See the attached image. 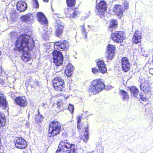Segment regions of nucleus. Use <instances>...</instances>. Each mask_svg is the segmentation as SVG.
Returning a JSON list of instances; mask_svg holds the SVG:
<instances>
[{
	"instance_id": "nucleus-30",
	"label": "nucleus",
	"mask_w": 153,
	"mask_h": 153,
	"mask_svg": "<svg viewBox=\"0 0 153 153\" xmlns=\"http://www.w3.org/2000/svg\"><path fill=\"white\" fill-rule=\"evenodd\" d=\"M58 134H57V133H56L55 132L51 130H49V132L48 134V138H50L51 137L53 138V137Z\"/></svg>"
},
{
	"instance_id": "nucleus-16",
	"label": "nucleus",
	"mask_w": 153,
	"mask_h": 153,
	"mask_svg": "<svg viewBox=\"0 0 153 153\" xmlns=\"http://www.w3.org/2000/svg\"><path fill=\"white\" fill-rule=\"evenodd\" d=\"M96 62L97 66L99 70L101 73L103 74L107 73V68L103 61L98 59L96 61Z\"/></svg>"
},
{
	"instance_id": "nucleus-10",
	"label": "nucleus",
	"mask_w": 153,
	"mask_h": 153,
	"mask_svg": "<svg viewBox=\"0 0 153 153\" xmlns=\"http://www.w3.org/2000/svg\"><path fill=\"white\" fill-rule=\"evenodd\" d=\"M49 130H51L58 134H60L61 130V124L56 120L51 121L49 124Z\"/></svg>"
},
{
	"instance_id": "nucleus-34",
	"label": "nucleus",
	"mask_w": 153,
	"mask_h": 153,
	"mask_svg": "<svg viewBox=\"0 0 153 153\" xmlns=\"http://www.w3.org/2000/svg\"><path fill=\"white\" fill-rule=\"evenodd\" d=\"M45 32V34L48 36H50L52 32V30L51 29L49 28V29L46 28V29L44 30Z\"/></svg>"
},
{
	"instance_id": "nucleus-26",
	"label": "nucleus",
	"mask_w": 153,
	"mask_h": 153,
	"mask_svg": "<svg viewBox=\"0 0 153 153\" xmlns=\"http://www.w3.org/2000/svg\"><path fill=\"white\" fill-rule=\"evenodd\" d=\"M128 88L130 90L131 95L135 97H136L139 92V89L134 86L131 87H128Z\"/></svg>"
},
{
	"instance_id": "nucleus-8",
	"label": "nucleus",
	"mask_w": 153,
	"mask_h": 153,
	"mask_svg": "<svg viewBox=\"0 0 153 153\" xmlns=\"http://www.w3.org/2000/svg\"><path fill=\"white\" fill-rule=\"evenodd\" d=\"M96 8L97 10V15L102 18L103 16L106 11L107 4L104 0L100 1L96 4Z\"/></svg>"
},
{
	"instance_id": "nucleus-33",
	"label": "nucleus",
	"mask_w": 153,
	"mask_h": 153,
	"mask_svg": "<svg viewBox=\"0 0 153 153\" xmlns=\"http://www.w3.org/2000/svg\"><path fill=\"white\" fill-rule=\"evenodd\" d=\"M81 27V33L83 36L85 38H87V33L86 32L85 29L84 27V25L80 26Z\"/></svg>"
},
{
	"instance_id": "nucleus-47",
	"label": "nucleus",
	"mask_w": 153,
	"mask_h": 153,
	"mask_svg": "<svg viewBox=\"0 0 153 153\" xmlns=\"http://www.w3.org/2000/svg\"><path fill=\"white\" fill-rule=\"evenodd\" d=\"M2 73V68L1 66H0V76L1 75Z\"/></svg>"
},
{
	"instance_id": "nucleus-35",
	"label": "nucleus",
	"mask_w": 153,
	"mask_h": 153,
	"mask_svg": "<svg viewBox=\"0 0 153 153\" xmlns=\"http://www.w3.org/2000/svg\"><path fill=\"white\" fill-rule=\"evenodd\" d=\"M10 37L11 38H15L17 35V33L14 31H12L10 33Z\"/></svg>"
},
{
	"instance_id": "nucleus-32",
	"label": "nucleus",
	"mask_w": 153,
	"mask_h": 153,
	"mask_svg": "<svg viewBox=\"0 0 153 153\" xmlns=\"http://www.w3.org/2000/svg\"><path fill=\"white\" fill-rule=\"evenodd\" d=\"M18 17L17 13L15 12H13L10 14V17L13 20H15Z\"/></svg>"
},
{
	"instance_id": "nucleus-42",
	"label": "nucleus",
	"mask_w": 153,
	"mask_h": 153,
	"mask_svg": "<svg viewBox=\"0 0 153 153\" xmlns=\"http://www.w3.org/2000/svg\"><path fill=\"white\" fill-rule=\"evenodd\" d=\"M81 120V118L80 116H79L77 118V123H80Z\"/></svg>"
},
{
	"instance_id": "nucleus-27",
	"label": "nucleus",
	"mask_w": 153,
	"mask_h": 153,
	"mask_svg": "<svg viewBox=\"0 0 153 153\" xmlns=\"http://www.w3.org/2000/svg\"><path fill=\"white\" fill-rule=\"evenodd\" d=\"M44 118L43 115L40 114V112L38 111V113L35 114L34 117V120L35 122L38 123L42 122Z\"/></svg>"
},
{
	"instance_id": "nucleus-28",
	"label": "nucleus",
	"mask_w": 153,
	"mask_h": 153,
	"mask_svg": "<svg viewBox=\"0 0 153 153\" xmlns=\"http://www.w3.org/2000/svg\"><path fill=\"white\" fill-rule=\"evenodd\" d=\"M120 95L122 96L123 100L125 101L128 100L129 98V95L127 91L124 90H120Z\"/></svg>"
},
{
	"instance_id": "nucleus-20",
	"label": "nucleus",
	"mask_w": 153,
	"mask_h": 153,
	"mask_svg": "<svg viewBox=\"0 0 153 153\" xmlns=\"http://www.w3.org/2000/svg\"><path fill=\"white\" fill-rule=\"evenodd\" d=\"M118 26V22L117 20L112 19L109 20L108 26V29L111 32L116 29Z\"/></svg>"
},
{
	"instance_id": "nucleus-45",
	"label": "nucleus",
	"mask_w": 153,
	"mask_h": 153,
	"mask_svg": "<svg viewBox=\"0 0 153 153\" xmlns=\"http://www.w3.org/2000/svg\"><path fill=\"white\" fill-rule=\"evenodd\" d=\"M79 124L80 123H77V127L78 130H80L81 129V127Z\"/></svg>"
},
{
	"instance_id": "nucleus-49",
	"label": "nucleus",
	"mask_w": 153,
	"mask_h": 153,
	"mask_svg": "<svg viewBox=\"0 0 153 153\" xmlns=\"http://www.w3.org/2000/svg\"><path fill=\"white\" fill-rule=\"evenodd\" d=\"M4 152L3 150L1 148H0V153H3Z\"/></svg>"
},
{
	"instance_id": "nucleus-36",
	"label": "nucleus",
	"mask_w": 153,
	"mask_h": 153,
	"mask_svg": "<svg viewBox=\"0 0 153 153\" xmlns=\"http://www.w3.org/2000/svg\"><path fill=\"white\" fill-rule=\"evenodd\" d=\"M68 109L72 114L73 113L74 108L73 105H72L71 104H69L68 106Z\"/></svg>"
},
{
	"instance_id": "nucleus-21",
	"label": "nucleus",
	"mask_w": 153,
	"mask_h": 153,
	"mask_svg": "<svg viewBox=\"0 0 153 153\" xmlns=\"http://www.w3.org/2000/svg\"><path fill=\"white\" fill-rule=\"evenodd\" d=\"M113 11L115 14L118 16H122L123 12V8L120 4L115 5L113 8Z\"/></svg>"
},
{
	"instance_id": "nucleus-29",
	"label": "nucleus",
	"mask_w": 153,
	"mask_h": 153,
	"mask_svg": "<svg viewBox=\"0 0 153 153\" xmlns=\"http://www.w3.org/2000/svg\"><path fill=\"white\" fill-rule=\"evenodd\" d=\"M7 105V102L6 99L4 96L0 97V107H3L4 108H6Z\"/></svg>"
},
{
	"instance_id": "nucleus-9",
	"label": "nucleus",
	"mask_w": 153,
	"mask_h": 153,
	"mask_svg": "<svg viewBox=\"0 0 153 153\" xmlns=\"http://www.w3.org/2000/svg\"><path fill=\"white\" fill-rule=\"evenodd\" d=\"M151 80V78L147 76L144 79V81L142 82L140 86L141 90L146 93L151 91L152 87L150 85V84H152Z\"/></svg>"
},
{
	"instance_id": "nucleus-43",
	"label": "nucleus",
	"mask_w": 153,
	"mask_h": 153,
	"mask_svg": "<svg viewBox=\"0 0 153 153\" xmlns=\"http://www.w3.org/2000/svg\"><path fill=\"white\" fill-rule=\"evenodd\" d=\"M149 72L151 74L153 75V68H150L149 70Z\"/></svg>"
},
{
	"instance_id": "nucleus-22",
	"label": "nucleus",
	"mask_w": 153,
	"mask_h": 153,
	"mask_svg": "<svg viewBox=\"0 0 153 153\" xmlns=\"http://www.w3.org/2000/svg\"><path fill=\"white\" fill-rule=\"evenodd\" d=\"M33 14L31 13H28L20 17V20L22 22L27 23L30 22L31 20L33 19Z\"/></svg>"
},
{
	"instance_id": "nucleus-1",
	"label": "nucleus",
	"mask_w": 153,
	"mask_h": 153,
	"mask_svg": "<svg viewBox=\"0 0 153 153\" xmlns=\"http://www.w3.org/2000/svg\"><path fill=\"white\" fill-rule=\"evenodd\" d=\"M15 45L14 50L23 52L21 56L23 61L27 62L30 60L31 55L28 52L33 50L35 47L34 42L33 39L26 34H22L17 38Z\"/></svg>"
},
{
	"instance_id": "nucleus-39",
	"label": "nucleus",
	"mask_w": 153,
	"mask_h": 153,
	"mask_svg": "<svg viewBox=\"0 0 153 153\" xmlns=\"http://www.w3.org/2000/svg\"><path fill=\"white\" fill-rule=\"evenodd\" d=\"M123 6L125 9H127L128 8V3L126 1H125L123 2Z\"/></svg>"
},
{
	"instance_id": "nucleus-6",
	"label": "nucleus",
	"mask_w": 153,
	"mask_h": 153,
	"mask_svg": "<svg viewBox=\"0 0 153 153\" xmlns=\"http://www.w3.org/2000/svg\"><path fill=\"white\" fill-rule=\"evenodd\" d=\"M56 74L58 76L54 78L52 80V85L54 89L57 91H62L63 90L65 82L61 76L63 74L62 72H59Z\"/></svg>"
},
{
	"instance_id": "nucleus-2",
	"label": "nucleus",
	"mask_w": 153,
	"mask_h": 153,
	"mask_svg": "<svg viewBox=\"0 0 153 153\" xmlns=\"http://www.w3.org/2000/svg\"><path fill=\"white\" fill-rule=\"evenodd\" d=\"M70 45L66 40L57 41L54 44V50L52 52L53 62L57 66L61 65L63 62V57L62 53L59 51H66Z\"/></svg>"
},
{
	"instance_id": "nucleus-25",
	"label": "nucleus",
	"mask_w": 153,
	"mask_h": 153,
	"mask_svg": "<svg viewBox=\"0 0 153 153\" xmlns=\"http://www.w3.org/2000/svg\"><path fill=\"white\" fill-rule=\"evenodd\" d=\"M65 27L63 25L59 26L56 30L55 34L57 37H60L62 35Z\"/></svg>"
},
{
	"instance_id": "nucleus-11",
	"label": "nucleus",
	"mask_w": 153,
	"mask_h": 153,
	"mask_svg": "<svg viewBox=\"0 0 153 153\" xmlns=\"http://www.w3.org/2000/svg\"><path fill=\"white\" fill-rule=\"evenodd\" d=\"M14 102L16 105L23 107H26L28 104L27 100L25 96L16 97L14 99Z\"/></svg>"
},
{
	"instance_id": "nucleus-17",
	"label": "nucleus",
	"mask_w": 153,
	"mask_h": 153,
	"mask_svg": "<svg viewBox=\"0 0 153 153\" xmlns=\"http://www.w3.org/2000/svg\"><path fill=\"white\" fill-rule=\"evenodd\" d=\"M141 38V31L140 30H136L132 38L133 42L135 44L140 43Z\"/></svg>"
},
{
	"instance_id": "nucleus-37",
	"label": "nucleus",
	"mask_w": 153,
	"mask_h": 153,
	"mask_svg": "<svg viewBox=\"0 0 153 153\" xmlns=\"http://www.w3.org/2000/svg\"><path fill=\"white\" fill-rule=\"evenodd\" d=\"M91 71L92 73L94 74H97L98 72L99 71V69H98L96 67H94L92 68L91 69Z\"/></svg>"
},
{
	"instance_id": "nucleus-3",
	"label": "nucleus",
	"mask_w": 153,
	"mask_h": 153,
	"mask_svg": "<svg viewBox=\"0 0 153 153\" xmlns=\"http://www.w3.org/2000/svg\"><path fill=\"white\" fill-rule=\"evenodd\" d=\"M76 0H66L67 6L69 7L65 9V13L66 16L70 19L78 17L80 14L78 7H74L76 4Z\"/></svg>"
},
{
	"instance_id": "nucleus-24",
	"label": "nucleus",
	"mask_w": 153,
	"mask_h": 153,
	"mask_svg": "<svg viewBox=\"0 0 153 153\" xmlns=\"http://www.w3.org/2000/svg\"><path fill=\"white\" fill-rule=\"evenodd\" d=\"M88 128V126H87L85 128V133L81 136V139L85 143L87 142L89 138Z\"/></svg>"
},
{
	"instance_id": "nucleus-51",
	"label": "nucleus",
	"mask_w": 153,
	"mask_h": 153,
	"mask_svg": "<svg viewBox=\"0 0 153 153\" xmlns=\"http://www.w3.org/2000/svg\"><path fill=\"white\" fill-rule=\"evenodd\" d=\"M69 97V96H64V97L65 98V100H66Z\"/></svg>"
},
{
	"instance_id": "nucleus-31",
	"label": "nucleus",
	"mask_w": 153,
	"mask_h": 153,
	"mask_svg": "<svg viewBox=\"0 0 153 153\" xmlns=\"http://www.w3.org/2000/svg\"><path fill=\"white\" fill-rule=\"evenodd\" d=\"M32 5L33 8L38 9L39 7V4L37 0H31Z\"/></svg>"
},
{
	"instance_id": "nucleus-46",
	"label": "nucleus",
	"mask_w": 153,
	"mask_h": 153,
	"mask_svg": "<svg viewBox=\"0 0 153 153\" xmlns=\"http://www.w3.org/2000/svg\"><path fill=\"white\" fill-rule=\"evenodd\" d=\"M33 83H34V86L35 85H38V84L39 82L37 81H35L33 82Z\"/></svg>"
},
{
	"instance_id": "nucleus-5",
	"label": "nucleus",
	"mask_w": 153,
	"mask_h": 153,
	"mask_svg": "<svg viewBox=\"0 0 153 153\" xmlns=\"http://www.w3.org/2000/svg\"><path fill=\"white\" fill-rule=\"evenodd\" d=\"M105 87L104 82L100 79H96L93 80L88 88V91L93 95L98 94Z\"/></svg>"
},
{
	"instance_id": "nucleus-48",
	"label": "nucleus",
	"mask_w": 153,
	"mask_h": 153,
	"mask_svg": "<svg viewBox=\"0 0 153 153\" xmlns=\"http://www.w3.org/2000/svg\"><path fill=\"white\" fill-rule=\"evenodd\" d=\"M3 96H4V94L2 93L1 91L0 90V97Z\"/></svg>"
},
{
	"instance_id": "nucleus-40",
	"label": "nucleus",
	"mask_w": 153,
	"mask_h": 153,
	"mask_svg": "<svg viewBox=\"0 0 153 153\" xmlns=\"http://www.w3.org/2000/svg\"><path fill=\"white\" fill-rule=\"evenodd\" d=\"M63 103L61 101H59L57 102V105L59 108H61L63 105Z\"/></svg>"
},
{
	"instance_id": "nucleus-23",
	"label": "nucleus",
	"mask_w": 153,
	"mask_h": 153,
	"mask_svg": "<svg viewBox=\"0 0 153 153\" xmlns=\"http://www.w3.org/2000/svg\"><path fill=\"white\" fill-rule=\"evenodd\" d=\"M6 125V118L4 114L0 111V128L2 129Z\"/></svg>"
},
{
	"instance_id": "nucleus-4",
	"label": "nucleus",
	"mask_w": 153,
	"mask_h": 153,
	"mask_svg": "<svg viewBox=\"0 0 153 153\" xmlns=\"http://www.w3.org/2000/svg\"><path fill=\"white\" fill-rule=\"evenodd\" d=\"M76 149L75 144L66 140H61L56 153H74Z\"/></svg>"
},
{
	"instance_id": "nucleus-18",
	"label": "nucleus",
	"mask_w": 153,
	"mask_h": 153,
	"mask_svg": "<svg viewBox=\"0 0 153 153\" xmlns=\"http://www.w3.org/2000/svg\"><path fill=\"white\" fill-rule=\"evenodd\" d=\"M16 7L17 10L20 12H22L27 9V6L26 3L25 1L20 0L16 3Z\"/></svg>"
},
{
	"instance_id": "nucleus-13",
	"label": "nucleus",
	"mask_w": 153,
	"mask_h": 153,
	"mask_svg": "<svg viewBox=\"0 0 153 153\" xmlns=\"http://www.w3.org/2000/svg\"><path fill=\"white\" fill-rule=\"evenodd\" d=\"M121 68L125 72H128L130 69V64L129 59L126 57H124L122 58Z\"/></svg>"
},
{
	"instance_id": "nucleus-41",
	"label": "nucleus",
	"mask_w": 153,
	"mask_h": 153,
	"mask_svg": "<svg viewBox=\"0 0 153 153\" xmlns=\"http://www.w3.org/2000/svg\"><path fill=\"white\" fill-rule=\"evenodd\" d=\"M62 136L63 138H66L68 137V134L67 133L64 132L62 134Z\"/></svg>"
},
{
	"instance_id": "nucleus-15",
	"label": "nucleus",
	"mask_w": 153,
	"mask_h": 153,
	"mask_svg": "<svg viewBox=\"0 0 153 153\" xmlns=\"http://www.w3.org/2000/svg\"><path fill=\"white\" fill-rule=\"evenodd\" d=\"M36 17L38 21L41 24L47 25L48 21L47 19L42 12H38L36 14Z\"/></svg>"
},
{
	"instance_id": "nucleus-38",
	"label": "nucleus",
	"mask_w": 153,
	"mask_h": 153,
	"mask_svg": "<svg viewBox=\"0 0 153 153\" xmlns=\"http://www.w3.org/2000/svg\"><path fill=\"white\" fill-rule=\"evenodd\" d=\"M140 98L142 101L146 102L147 100V99L146 97H143V95L141 94H140Z\"/></svg>"
},
{
	"instance_id": "nucleus-44",
	"label": "nucleus",
	"mask_w": 153,
	"mask_h": 153,
	"mask_svg": "<svg viewBox=\"0 0 153 153\" xmlns=\"http://www.w3.org/2000/svg\"><path fill=\"white\" fill-rule=\"evenodd\" d=\"M4 81L3 80V79H2L1 78H0V83H1V85H4Z\"/></svg>"
},
{
	"instance_id": "nucleus-14",
	"label": "nucleus",
	"mask_w": 153,
	"mask_h": 153,
	"mask_svg": "<svg viewBox=\"0 0 153 153\" xmlns=\"http://www.w3.org/2000/svg\"><path fill=\"white\" fill-rule=\"evenodd\" d=\"M116 50V46L115 45L108 44L107 48V58L109 60L111 59L114 56Z\"/></svg>"
},
{
	"instance_id": "nucleus-7",
	"label": "nucleus",
	"mask_w": 153,
	"mask_h": 153,
	"mask_svg": "<svg viewBox=\"0 0 153 153\" xmlns=\"http://www.w3.org/2000/svg\"><path fill=\"white\" fill-rule=\"evenodd\" d=\"M125 38L124 32L122 31H116L112 32L111 34V39L119 44L123 42Z\"/></svg>"
},
{
	"instance_id": "nucleus-50",
	"label": "nucleus",
	"mask_w": 153,
	"mask_h": 153,
	"mask_svg": "<svg viewBox=\"0 0 153 153\" xmlns=\"http://www.w3.org/2000/svg\"><path fill=\"white\" fill-rule=\"evenodd\" d=\"M42 0L43 1V2H45V3L48 2L49 1V0Z\"/></svg>"
},
{
	"instance_id": "nucleus-12",
	"label": "nucleus",
	"mask_w": 153,
	"mask_h": 153,
	"mask_svg": "<svg viewBox=\"0 0 153 153\" xmlns=\"http://www.w3.org/2000/svg\"><path fill=\"white\" fill-rule=\"evenodd\" d=\"M15 146L16 148L21 149H24L27 146L26 141L20 137H16L15 142Z\"/></svg>"
},
{
	"instance_id": "nucleus-19",
	"label": "nucleus",
	"mask_w": 153,
	"mask_h": 153,
	"mask_svg": "<svg viewBox=\"0 0 153 153\" xmlns=\"http://www.w3.org/2000/svg\"><path fill=\"white\" fill-rule=\"evenodd\" d=\"M74 69V68L73 65L69 63L67 64L65 68V73L67 76L71 77L72 76Z\"/></svg>"
}]
</instances>
